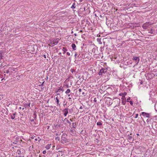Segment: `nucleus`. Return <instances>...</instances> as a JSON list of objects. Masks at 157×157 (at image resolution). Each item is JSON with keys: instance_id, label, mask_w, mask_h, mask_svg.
<instances>
[{"instance_id": "39", "label": "nucleus", "mask_w": 157, "mask_h": 157, "mask_svg": "<svg viewBox=\"0 0 157 157\" xmlns=\"http://www.w3.org/2000/svg\"><path fill=\"white\" fill-rule=\"evenodd\" d=\"M77 56V53L76 52H75V58H76Z\"/></svg>"}, {"instance_id": "32", "label": "nucleus", "mask_w": 157, "mask_h": 157, "mask_svg": "<svg viewBox=\"0 0 157 157\" xmlns=\"http://www.w3.org/2000/svg\"><path fill=\"white\" fill-rule=\"evenodd\" d=\"M44 82H43L42 83V84H40V85H39V86H42L43 85V84H44Z\"/></svg>"}, {"instance_id": "37", "label": "nucleus", "mask_w": 157, "mask_h": 157, "mask_svg": "<svg viewBox=\"0 0 157 157\" xmlns=\"http://www.w3.org/2000/svg\"><path fill=\"white\" fill-rule=\"evenodd\" d=\"M58 43V40H57V41H56V42L54 43V44L56 45V44H57Z\"/></svg>"}, {"instance_id": "40", "label": "nucleus", "mask_w": 157, "mask_h": 157, "mask_svg": "<svg viewBox=\"0 0 157 157\" xmlns=\"http://www.w3.org/2000/svg\"><path fill=\"white\" fill-rule=\"evenodd\" d=\"M81 91H82V90H81V89L80 88V89H78V91H79V92H81Z\"/></svg>"}, {"instance_id": "42", "label": "nucleus", "mask_w": 157, "mask_h": 157, "mask_svg": "<svg viewBox=\"0 0 157 157\" xmlns=\"http://www.w3.org/2000/svg\"><path fill=\"white\" fill-rule=\"evenodd\" d=\"M94 101H95V102H96L97 100H96V98H94Z\"/></svg>"}, {"instance_id": "19", "label": "nucleus", "mask_w": 157, "mask_h": 157, "mask_svg": "<svg viewBox=\"0 0 157 157\" xmlns=\"http://www.w3.org/2000/svg\"><path fill=\"white\" fill-rule=\"evenodd\" d=\"M62 50L63 52V54H64L65 53L66 51H67V49L63 47V48Z\"/></svg>"}, {"instance_id": "53", "label": "nucleus", "mask_w": 157, "mask_h": 157, "mask_svg": "<svg viewBox=\"0 0 157 157\" xmlns=\"http://www.w3.org/2000/svg\"><path fill=\"white\" fill-rule=\"evenodd\" d=\"M138 63L139 62V59L138 58Z\"/></svg>"}, {"instance_id": "3", "label": "nucleus", "mask_w": 157, "mask_h": 157, "mask_svg": "<svg viewBox=\"0 0 157 157\" xmlns=\"http://www.w3.org/2000/svg\"><path fill=\"white\" fill-rule=\"evenodd\" d=\"M63 112H64L63 115L65 117H66L68 113V109L65 108L63 110Z\"/></svg>"}, {"instance_id": "13", "label": "nucleus", "mask_w": 157, "mask_h": 157, "mask_svg": "<svg viewBox=\"0 0 157 157\" xmlns=\"http://www.w3.org/2000/svg\"><path fill=\"white\" fill-rule=\"evenodd\" d=\"M64 122H66L67 123H68L70 125H71V122H70L66 118H65L63 121Z\"/></svg>"}, {"instance_id": "44", "label": "nucleus", "mask_w": 157, "mask_h": 157, "mask_svg": "<svg viewBox=\"0 0 157 157\" xmlns=\"http://www.w3.org/2000/svg\"><path fill=\"white\" fill-rule=\"evenodd\" d=\"M135 115H136V116H135V118H137V114H136Z\"/></svg>"}, {"instance_id": "48", "label": "nucleus", "mask_w": 157, "mask_h": 157, "mask_svg": "<svg viewBox=\"0 0 157 157\" xmlns=\"http://www.w3.org/2000/svg\"><path fill=\"white\" fill-rule=\"evenodd\" d=\"M82 0H79V2H82Z\"/></svg>"}, {"instance_id": "60", "label": "nucleus", "mask_w": 157, "mask_h": 157, "mask_svg": "<svg viewBox=\"0 0 157 157\" xmlns=\"http://www.w3.org/2000/svg\"><path fill=\"white\" fill-rule=\"evenodd\" d=\"M75 35L76 36V34H75Z\"/></svg>"}, {"instance_id": "4", "label": "nucleus", "mask_w": 157, "mask_h": 157, "mask_svg": "<svg viewBox=\"0 0 157 157\" xmlns=\"http://www.w3.org/2000/svg\"><path fill=\"white\" fill-rule=\"evenodd\" d=\"M142 115L144 116H146L147 117H149L150 116L149 114L145 112H142L141 113Z\"/></svg>"}, {"instance_id": "20", "label": "nucleus", "mask_w": 157, "mask_h": 157, "mask_svg": "<svg viewBox=\"0 0 157 157\" xmlns=\"http://www.w3.org/2000/svg\"><path fill=\"white\" fill-rule=\"evenodd\" d=\"M151 75V74H149L148 73H147L146 75V77H149V78H151V77H150V76Z\"/></svg>"}, {"instance_id": "56", "label": "nucleus", "mask_w": 157, "mask_h": 157, "mask_svg": "<svg viewBox=\"0 0 157 157\" xmlns=\"http://www.w3.org/2000/svg\"><path fill=\"white\" fill-rule=\"evenodd\" d=\"M56 107V106H54V108H55Z\"/></svg>"}, {"instance_id": "33", "label": "nucleus", "mask_w": 157, "mask_h": 157, "mask_svg": "<svg viewBox=\"0 0 157 157\" xmlns=\"http://www.w3.org/2000/svg\"><path fill=\"white\" fill-rule=\"evenodd\" d=\"M129 102L130 103V104L131 105H133V102L132 101H129Z\"/></svg>"}, {"instance_id": "55", "label": "nucleus", "mask_w": 157, "mask_h": 157, "mask_svg": "<svg viewBox=\"0 0 157 157\" xmlns=\"http://www.w3.org/2000/svg\"><path fill=\"white\" fill-rule=\"evenodd\" d=\"M109 98V99H111V98Z\"/></svg>"}, {"instance_id": "36", "label": "nucleus", "mask_w": 157, "mask_h": 157, "mask_svg": "<svg viewBox=\"0 0 157 157\" xmlns=\"http://www.w3.org/2000/svg\"><path fill=\"white\" fill-rule=\"evenodd\" d=\"M42 153H43V154H46V151H43V152H42Z\"/></svg>"}, {"instance_id": "22", "label": "nucleus", "mask_w": 157, "mask_h": 157, "mask_svg": "<svg viewBox=\"0 0 157 157\" xmlns=\"http://www.w3.org/2000/svg\"><path fill=\"white\" fill-rule=\"evenodd\" d=\"M71 8L73 9H75V3H73V4L72 5Z\"/></svg>"}, {"instance_id": "54", "label": "nucleus", "mask_w": 157, "mask_h": 157, "mask_svg": "<svg viewBox=\"0 0 157 157\" xmlns=\"http://www.w3.org/2000/svg\"><path fill=\"white\" fill-rule=\"evenodd\" d=\"M24 108H22V110H24Z\"/></svg>"}, {"instance_id": "24", "label": "nucleus", "mask_w": 157, "mask_h": 157, "mask_svg": "<svg viewBox=\"0 0 157 157\" xmlns=\"http://www.w3.org/2000/svg\"><path fill=\"white\" fill-rule=\"evenodd\" d=\"M60 126L58 124H56L55 126V128L57 129V128H60Z\"/></svg>"}, {"instance_id": "7", "label": "nucleus", "mask_w": 157, "mask_h": 157, "mask_svg": "<svg viewBox=\"0 0 157 157\" xmlns=\"http://www.w3.org/2000/svg\"><path fill=\"white\" fill-rule=\"evenodd\" d=\"M60 91H62L63 92V91L64 90L63 89V88L62 87V88H61L60 87L56 91V92L58 93V92H60Z\"/></svg>"}, {"instance_id": "11", "label": "nucleus", "mask_w": 157, "mask_h": 157, "mask_svg": "<svg viewBox=\"0 0 157 157\" xmlns=\"http://www.w3.org/2000/svg\"><path fill=\"white\" fill-rule=\"evenodd\" d=\"M155 32V30L153 29H151L148 30V33L151 34H153Z\"/></svg>"}, {"instance_id": "52", "label": "nucleus", "mask_w": 157, "mask_h": 157, "mask_svg": "<svg viewBox=\"0 0 157 157\" xmlns=\"http://www.w3.org/2000/svg\"><path fill=\"white\" fill-rule=\"evenodd\" d=\"M70 121H72L71 119H70Z\"/></svg>"}, {"instance_id": "27", "label": "nucleus", "mask_w": 157, "mask_h": 157, "mask_svg": "<svg viewBox=\"0 0 157 157\" xmlns=\"http://www.w3.org/2000/svg\"><path fill=\"white\" fill-rule=\"evenodd\" d=\"M10 70V69H9V70H6L5 71H4V73H6L7 74H8L10 72V71H9Z\"/></svg>"}, {"instance_id": "45", "label": "nucleus", "mask_w": 157, "mask_h": 157, "mask_svg": "<svg viewBox=\"0 0 157 157\" xmlns=\"http://www.w3.org/2000/svg\"><path fill=\"white\" fill-rule=\"evenodd\" d=\"M85 94V93L84 92H82V95H84Z\"/></svg>"}, {"instance_id": "6", "label": "nucleus", "mask_w": 157, "mask_h": 157, "mask_svg": "<svg viewBox=\"0 0 157 157\" xmlns=\"http://www.w3.org/2000/svg\"><path fill=\"white\" fill-rule=\"evenodd\" d=\"M127 94V93L126 92H124L123 93H121V94H119V95L120 96H122V98H121V99H122V100H124V98L125 96Z\"/></svg>"}, {"instance_id": "5", "label": "nucleus", "mask_w": 157, "mask_h": 157, "mask_svg": "<svg viewBox=\"0 0 157 157\" xmlns=\"http://www.w3.org/2000/svg\"><path fill=\"white\" fill-rule=\"evenodd\" d=\"M140 145V146H139V148H138V149H140L141 151H143V150H144V147L143 144H141Z\"/></svg>"}, {"instance_id": "9", "label": "nucleus", "mask_w": 157, "mask_h": 157, "mask_svg": "<svg viewBox=\"0 0 157 157\" xmlns=\"http://www.w3.org/2000/svg\"><path fill=\"white\" fill-rule=\"evenodd\" d=\"M71 46L73 49V50L75 51L76 50V46L75 44H74V43L72 44L71 45Z\"/></svg>"}, {"instance_id": "15", "label": "nucleus", "mask_w": 157, "mask_h": 157, "mask_svg": "<svg viewBox=\"0 0 157 157\" xmlns=\"http://www.w3.org/2000/svg\"><path fill=\"white\" fill-rule=\"evenodd\" d=\"M56 102H57V105H59V106L60 105V104L59 103V100L58 99V97H56Z\"/></svg>"}, {"instance_id": "28", "label": "nucleus", "mask_w": 157, "mask_h": 157, "mask_svg": "<svg viewBox=\"0 0 157 157\" xmlns=\"http://www.w3.org/2000/svg\"><path fill=\"white\" fill-rule=\"evenodd\" d=\"M71 71L72 73H73L75 71V69H72V68H71V70H70Z\"/></svg>"}, {"instance_id": "46", "label": "nucleus", "mask_w": 157, "mask_h": 157, "mask_svg": "<svg viewBox=\"0 0 157 157\" xmlns=\"http://www.w3.org/2000/svg\"><path fill=\"white\" fill-rule=\"evenodd\" d=\"M31 121H34V119H33L31 120Z\"/></svg>"}, {"instance_id": "2", "label": "nucleus", "mask_w": 157, "mask_h": 157, "mask_svg": "<svg viewBox=\"0 0 157 157\" xmlns=\"http://www.w3.org/2000/svg\"><path fill=\"white\" fill-rule=\"evenodd\" d=\"M107 71L106 69L104 68H102L100 70V71L98 72V74L99 75H103Z\"/></svg>"}, {"instance_id": "8", "label": "nucleus", "mask_w": 157, "mask_h": 157, "mask_svg": "<svg viewBox=\"0 0 157 157\" xmlns=\"http://www.w3.org/2000/svg\"><path fill=\"white\" fill-rule=\"evenodd\" d=\"M72 127L71 128V129L73 130V128H75L77 126V124L76 123H72Z\"/></svg>"}, {"instance_id": "47", "label": "nucleus", "mask_w": 157, "mask_h": 157, "mask_svg": "<svg viewBox=\"0 0 157 157\" xmlns=\"http://www.w3.org/2000/svg\"><path fill=\"white\" fill-rule=\"evenodd\" d=\"M35 140L36 141H37V138L35 139Z\"/></svg>"}, {"instance_id": "59", "label": "nucleus", "mask_w": 157, "mask_h": 157, "mask_svg": "<svg viewBox=\"0 0 157 157\" xmlns=\"http://www.w3.org/2000/svg\"><path fill=\"white\" fill-rule=\"evenodd\" d=\"M138 136H139V134H138Z\"/></svg>"}, {"instance_id": "34", "label": "nucleus", "mask_w": 157, "mask_h": 157, "mask_svg": "<svg viewBox=\"0 0 157 157\" xmlns=\"http://www.w3.org/2000/svg\"><path fill=\"white\" fill-rule=\"evenodd\" d=\"M34 118L36 119V113H34Z\"/></svg>"}, {"instance_id": "16", "label": "nucleus", "mask_w": 157, "mask_h": 157, "mask_svg": "<svg viewBox=\"0 0 157 157\" xmlns=\"http://www.w3.org/2000/svg\"><path fill=\"white\" fill-rule=\"evenodd\" d=\"M97 41L99 43V44H102V43L101 41V39L98 38L97 39Z\"/></svg>"}, {"instance_id": "31", "label": "nucleus", "mask_w": 157, "mask_h": 157, "mask_svg": "<svg viewBox=\"0 0 157 157\" xmlns=\"http://www.w3.org/2000/svg\"><path fill=\"white\" fill-rule=\"evenodd\" d=\"M130 97H128V98H127V102H129V101L130 100Z\"/></svg>"}, {"instance_id": "57", "label": "nucleus", "mask_w": 157, "mask_h": 157, "mask_svg": "<svg viewBox=\"0 0 157 157\" xmlns=\"http://www.w3.org/2000/svg\"><path fill=\"white\" fill-rule=\"evenodd\" d=\"M67 87H68V86L67 85Z\"/></svg>"}, {"instance_id": "18", "label": "nucleus", "mask_w": 157, "mask_h": 157, "mask_svg": "<svg viewBox=\"0 0 157 157\" xmlns=\"http://www.w3.org/2000/svg\"><path fill=\"white\" fill-rule=\"evenodd\" d=\"M68 96L69 97L68 98V99L69 100V101H70L71 99L73 97L72 95H71V94H68Z\"/></svg>"}, {"instance_id": "51", "label": "nucleus", "mask_w": 157, "mask_h": 157, "mask_svg": "<svg viewBox=\"0 0 157 157\" xmlns=\"http://www.w3.org/2000/svg\"><path fill=\"white\" fill-rule=\"evenodd\" d=\"M30 104H29L28 105V106H30Z\"/></svg>"}, {"instance_id": "43", "label": "nucleus", "mask_w": 157, "mask_h": 157, "mask_svg": "<svg viewBox=\"0 0 157 157\" xmlns=\"http://www.w3.org/2000/svg\"><path fill=\"white\" fill-rule=\"evenodd\" d=\"M140 84H143V82L142 81H141V82H140Z\"/></svg>"}, {"instance_id": "17", "label": "nucleus", "mask_w": 157, "mask_h": 157, "mask_svg": "<svg viewBox=\"0 0 157 157\" xmlns=\"http://www.w3.org/2000/svg\"><path fill=\"white\" fill-rule=\"evenodd\" d=\"M71 92V90L70 89H67V90L65 91V93L67 94H69Z\"/></svg>"}, {"instance_id": "29", "label": "nucleus", "mask_w": 157, "mask_h": 157, "mask_svg": "<svg viewBox=\"0 0 157 157\" xmlns=\"http://www.w3.org/2000/svg\"><path fill=\"white\" fill-rule=\"evenodd\" d=\"M137 57H133L132 58L133 60H137Z\"/></svg>"}, {"instance_id": "21", "label": "nucleus", "mask_w": 157, "mask_h": 157, "mask_svg": "<svg viewBox=\"0 0 157 157\" xmlns=\"http://www.w3.org/2000/svg\"><path fill=\"white\" fill-rule=\"evenodd\" d=\"M128 139L129 140H131L132 139V137L130 135H128L127 136Z\"/></svg>"}, {"instance_id": "14", "label": "nucleus", "mask_w": 157, "mask_h": 157, "mask_svg": "<svg viewBox=\"0 0 157 157\" xmlns=\"http://www.w3.org/2000/svg\"><path fill=\"white\" fill-rule=\"evenodd\" d=\"M16 114V113H15L13 114L12 115H11V119H13L15 118V116Z\"/></svg>"}, {"instance_id": "1", "label": "nucleus", "mask_w": 157, "mask_h": 157, "mask_svg": "<svg viewBox=\"0 0 157 157\" xmlns=\"http://www.w3.org/2000/svg\"><path fill=\"white\" fill-rule=\"evenodd\" d=\"M153 24V23L151 22H147L143 25L142 27L144 29H146L149 27L150 26Z\"/></svg>"}, {"instance_id": "25", "label": "nucleus", "mask_w": 157, "mask_h": 157, "mask_svg": "<svg viewBox=\"0 0 157 157\" xmlns=\"http://www.w3.org/2000/svg\"><path fill=\"white\" fill-rule=\"evenodd\" d=\"M123 100L122 101V105H125L126 104V101H123Z\"/></svg>"}, {"instance_id": "26", "label": "nucleus", "mask_w": 157, "mask_h": 157, "mask_svg": "<svg viewBox=\"0 0 157 157\" xmlns=\"http://www.w3.org/2000/svg\"><path fill=\"white\" fill-rule=\"evenodd\" d=\"M2 52H0V59H2Z\"/></svg>"}, {"instance_id": "50", "label": "nucleus", "mask_w": 157, "mask_h": 157, "mask_svg": "<svg viewBox=\"0 0 157 157\" xmlns=\"http://www.w3.org/2000/svg\"><path fill=\"white\" fill-rule=\"evenodd\" d=\"M19 109H21V107H20L19 108Z\"/></svg>"}, {"instance_id": "41", "label": "nucleus", "mask_w": 157, "mask_h": 157, "mask_svg": "<svg viewBox=\"0 0 157 157\" xmlns=\"http://www.w3.org/2000/svg\"><path fill=\"white\" fill-rule=\"evenodd\" d=\"M79 109H83V107H82V106H81L80 107Z\"/></svg>"}, {"instance_id": "10", "label": "nucleus", "mask_w": 157, "mask_h": 157, "mask_svg": "<svg viewBox=\"0 0 157 157\" xmlns=\"http://www.w3.org/2000/svg\"><path fill=\"white\" fill-rule=\"evenodd\" d=\"M21 150H22V151H23V150L22 149H18L17 150L16 153H17L19 155L21 154V153H23V152H21Z\"/></svg>"}, {"instance_id": "49", "label": "nucleus", "mask_w": 157, "mask_h": 157, "mask_svg": "<svg viewBox=\"0 0 157 157\" xmlns=\"http://www.w3.org/2000/svg\"><path fill=\"white\" fill-rule=\"evenodd\" d=\"M56 94L57 95H60V94L59 93H57Z\"/></svg>"}, {"instance_id": "12", "label": "nucleus", "mask_w": 157, "mask_h": 157, "mask_svg": "<svg viewBox=\"0 0 157 157\" xmlns=\"http://www.w3.org/2000/svg\"><path fill=\"white\" fill-rule=\"evenodd\" d=\"M51 144H48L46 145L45 147L47 149H49L51 147Z\"/></svg>"}, {"instance_id": "23", "label": "nucleus", "mask_w": 157, "mask_h": 157, "mask_svg": "<svg viewBox=\"0 0 157 157\" xmlns=\"http://www.w3.org/2000/svg\"><path fill=\"white\" fill-rule=\"evenodd\" d=\"M97 125L100 126L102 125V124L100 122H98L97 123Z\"/></svg>"}, {"instance_id": "30", "label": "nucleus", "mask_w": 157, "mask_h": 157, "mask_svg": "<svg viewBox=\"0 0 157 157\" xmlns=\"http://www.w3.org/2000/svg\"><path fill=\"white\" fill-rule=\"evenodd\" d=\"M5 65H4L2 63H1V65H0V67H1V68H2L3 67H4Z\"/></svg>"}, {"instance_id": "35", "label": "nucleus", "mask_w": 157, "mask_h": 157, "mask_svg": "<svg viewBox=\"0 0 157 157\" xmlns=\"http://www.w3.org/2000/svg\"><path fill=\"white\" fill-rule=\"evenodd\" d=\"M67 54L68 56H69L70 55V53L69 52H67Z\"/></svg>"}, {"instance_id": "58", "label": "nucleus", "mask_w": 157, "mask_h": 157, "mask_svg": "<svg viewBox=\"0 0 157 157\" xmlns=\"http://www.w3.org/2000/svg\"><path fill=\"white\" fill-rule=\"evenodd\" d=\"M13 71H14V69H13Z\"/></svg>"}, {"instance_id": "38", "label": "nucleus", "mask_w": 157, "mask_h": 157, "mask_svg": "<svg viewBox=\"0 0 157 157\" xmlns=\"http://www.w3.org/2000/svg\"><path fill=\"white\" fill-rule=\"evenodd\" d=\"M43 56L45 58V59H46V55H43Z\"/></svg>"}]
</instances>
